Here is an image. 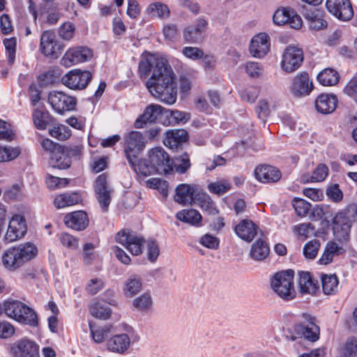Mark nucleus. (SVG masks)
Returning <instances> with one entry per match:
<instances>
[{"instance_id":"f257e3e1","label":"nucleus","mask_w":357,"mask_h":357,"mask_svg":"<svg viewBox=\"0 0 357 357\" xmlns=\"http://www.w3.org/2000/svg\"><path fill=\"white\" fill-rule=\"evenodd\" d=\"M153 70L146 86L153 97L162 102L172 105L176 100L177 91L175 75L167 59L153 54H142L138 72L141 77H146Z\"/></svg>"},{"instance_id":"f03ea898","label":"nucleus","mask_w":357,"mask_h":357,"mask_svg":"<svg viewBox=\"0 0 357 357\" xmlns=\"http://www.w3.org/2000/svg\"><path fill=\"white\" fill-rule=\"evenodd\" d=\"M38 253L36 246L31 243L21 244L5 251L1 257L2 264L9 271H15Z\"/></svg>"},{"instance_id":"7ed1b4c3","label":"nucleus","mask_w":357,"mask_h":357,"mask_svg":"<svg viewBox=\"0 0 357 357\" xmlns=\"http://www.w3.org/2000/svg\"><path fill=\"white\" fill-rule=\"evenodd\" d=\"M3 312L9 318L23 324L35 326L38 324L37 314L35 311L25 303L8 299L3 303Z\"/></svg>"},{"instance_id":"20e7f679","label":"nucleus","mask_w":357,"mask_h":357,"mask_svg":"<svg viewBox=\"0 0 357 357\" xmlns=\"http://www.w3.org/2000/svg\"><path fill=\"white\" fill-rule=\"evenodd\" d=\"M294 272L289 269L278 272L271 279V287L282 300L289 301L296 296L294 288Z\"/></svg>"},{"instance_id":"39448f33","label":"nucleus","mask_w":357,"mask_h":357,"mask_svg":"<svg viewBox=\"0 0 357 357\" xmlns=\"http://www.w3.org/2000/svg\"><path fill=\"white\" fill-rule=\"evenodd\" d=\"M124 153L130 165H133L135 158H137L146 146V141L139 131H131L124 137Z\"/></svg>"},{"instance_id":"423d86ee","label":"nucleus","mask_w":357,"mask_h":357,"mask_svg":"<svg viewBox=\"0 0 357 357\" xmlns=\"http://www.w3.org/2000/svg\"><path fill=\"white\" fill-rule=\"evenodd\" d=\"M48 102L55 112L63 114L66 112L75 109L77 99L63 91H52L48 95Z\"/></svg>"},{"instance_id":"0eeeda50","label":"nucleus","mask_w":357,"mask_h":357,"mask_svg":"<svg viewBox=\"0 0 357 357\" xmlns=\"http://www.w3.org/2000/svg\"><path fill=\"white\" fill-rule=\"evenodd\" d=\"M116 241L123 245L133 255H139L142 253L144 239L132 231L123 229L117 233Z\"/></svg>"},{"instance_id":"6e6552de","label":"nucleus","mask_w":357,"mask_h":357,"mask_svg":"<svg viewBox=\"0 0 357 357\" xmlns=\"http://www.w3.org/2000/svg\"><path fill=\"white\" fill-rule=\"evenodd\" d=\"M303 61V50L296 46H287L282 55L281 68L287 73L296 70Z\"/></svg>"},{"instance_id":"1a4fd4ad","label":"nucleus","mask_w":357,"mask_h":357,"mask_svg":"<svg viewBox=\"0 0 357 357\" xmlns=\"http://www.w3.org/2000/svg\"><path fill=\"white\" fill-rule=\"evenodd\" d=\"M94 192L101 208L106 212L112 200V189L108 184L107 176L105 173L100 174L96 178L94 183Z\"/></svg>"},{"instance_id":"9d476101","label":"nucleus","mask_w":357,"mask_h":357,"mask_svg":"<svg viewBox=\"0 0 357 357\" xmlns=\"http://www.w3.org/2000/svg\"><path fill=\"white\" fill-rule=\"evenodd\" d=\"M328 12L340 21H349L354 16V10L350 0H326Z\"/></svg>"},{"instance_id":"9b49d317","label":"nucleus","mask_w":357,"mask_h":357,"mask_svg":"<svg viewBox=\"0 0 357 357\" xmlns=\"http://www.w3.org/2000/svg\"><path fill=\"white\" fill-rule=\"evenodd\" d=\"M91 77L89 71L75 69L62 77L61 83L70 89L80 90L86 87L91 79Z\"/></svg>"},{"instance_id":"f8f14e48","label":"nucleus","mask_w":357,"mask_h":357,"mask_svg":"<svg viewBox=\"0 0 357 357\" xmlns=\"http://www.w3.org/2000/svg\"><path fill=\"white\" fill-rule=\"evenodd\" d=\"M150 163L155 166L160 174H169L173 171L169 155L161 147L152 149L149 153Z\"/></svg>"},{"instance_id":"ddd939ff","label":"nucleus","mask_w":357,"mask_h":357,"mask_svg":"<svg viewBox=\"0 0 357 357\" xmlns=\"http://www.w3.org/2000/svg\"><path fill=\"white\" fill-rule=\"evenodd\" d=\"M40 49L42 54L52 59L58 58L61 53V46L51 31H45L40 36Z\"/></svg>"},{"instance_id":"4468645a","label":"nucleus","mask_w":357,"mask_h":357,"mask_svg":"<svg viewBox=\"0 0 357 357\" xmlns=\"http://www.w3.org/2000/svg\"><path fill=\"white\" fill-rule=\"evenodd\" d=\"M139 340V336L136 333H131L130 335L121 333L115 335L107 341L108 349L119 354H124L132 344Z\"/></svg>"},{"instance_id":"2eb2a0df","label":"nucleus","mask_w":357,"mask_h":357,"mask_svg":"<svg viewBox=\"0 0 357 357\" xmlns=\"http://www.w3.org/2000/svg\"><path fill=\"white\" fill-rule=\"evenodd\" d=\"M10 352L14 357H40L38 345L29 339L15 342L10 347Z\"/></svg>"},{"instance_id":"dca6fc26","label":"nucleus","mask_w":357,"mask_h":357,"mask_svg":"<svg viewBox=\"0 0 357 357\" xmlns=\"http://www.w3.org/2000/svg\"><path fill=\"white\" fill-rule=\"evenodd\" d=\"M92 57L93 53L90 49L79 47L68 50L61 59V63L66 67H70L89 61Z\"/></svg>"},{"instance_id":"f3484780","label":"nucleus","mask_w":357,"mask_h":357,"mask_svg":"<svg viewBox=\"0 0 357 357\" xmlns=\"http://www.w3.org/2000/svg\"><path fill=\"white\" fill-rule=\"evenodd\" d=\"M271 38L266 33L256 34L250 40L249 52L255 58L261 59L270 51Z\"/></svg>"},{"instance_id":"a211bd4d","label":"nucleus","mask_w":357,"mask_h":357,"mask_svg":"<svg viewBox=\"0 0 357 357\" xmlns=\"http://www.w3.org/2000/svg\"><path fill=\"white\" fill-rule=\"evenodd\" d=\"M26 225L24 218L20 215H15L9 222L8 228L4 236L8 243L14 242L23 237L26 232Z\"/></svg>"},{"instance_id":"6ab92c4d","label":"nucleus","mask_w":357,"mask_h":357,"mask_svg":"<svg viewBox=\"0 0 357 357\" xmlns=\"http://www.w3.org/2000/svg\"><path fill=\"white\" fill-rule=\"evenodd\" d=\"M333 234L339 241H347L349 238L351 222L344 212L337 213L333 218Z\"/></svg>"},{"instance_id":"aec40b11","label":"nucleus","mask_w":357,"mask_h":357,"mask_svg":"<svg viewBox=\"0 0 357 357\" xmlns=\"http://www.w3.org/2000/svg\"><path fill=\"white\" fill-rule=\"evenodd\" d=\"M312 82L307 73H301L295 76L290 87L291 93L296 97L308 95L312 90Z\"/></svg>"},{"instance_id":"412c9836","label":"nucleus","mask_w":357,"mask_h":357,"mask_svg":"<svg viewBox=\"0 0 357 357\" xmlns=\"http://www.w3.org/2000/svg\"><path fill=\"white\" fill-rule=\"evenodd\" d=\"M199 190L195 185L181 183L176 188L174 201L180 204H192Z\"/></svg>"},{"instance_id":"4be33fe9","label":"nucleus","mask_w":357,"mask_h":357,"mask_svg":"<svg viewBox=\"0 0 357 357\" xmlns=\"http://www.w3.org/2000/svg\"><path fill=\"white\" fill-rule=\"evenodd\" d=\"M165 108L158 104H151L148 105L142 114H141L135 122L136 128H142L148 123H153L158 117L162 114Z\"/></svg>"},{"instance_id":"5701e85b","label":"nucleus","mask_w":357,"mask_h":357,"mask_svg":"<svg viewBox=\"0 0 357 357\" xmlns=\"http://www.w3.org/2000/svg\"><path fill=\"white\" fill-rule=\"evenodd\" d=\"M65 225L74 230L82 231L89 223V218L83 211H77L66 214L63 218Z\"/></svg>"},{"instance_id":"b1692460","label":"nucleus","mask_w":357,"mask_h":357,"mask_svg":"<svg viewBox=\"0 0 357 357\" xmlns=\"http://www.w3.org/2000/svg\"><path fill=\"white\" fill-rule=\"evenodd\" d=\"M258 231V226L248 219L241 220L234 228L235 234L247 242H251L257 234Z\"/></svg>"},{"instance_id":"393cba45","label":"nucleus","mask_w":357,"mask_h":357,"mask_svg":"<svg viewBox=\"0 0 357 357\" xmlns=\"http://www.w3.org/2000/svg\"><path fill=\"white\" fill-rule=\"evenodd\" d=\"M255 178L262 183H275L281 178L278 169L270 165H261L255 168Z\"/></svg>"},{"instance_id":"a878e982","label":"nucleus","mask_w":357,"mask_h":357,"mask_svg":"<svg viewBox=\"0 0 357 357\" xmlns=\"http://www.w3.org/2000/svg\"><path fill=\"white\" fill-rule=\"evenodd\" d=\"M337 104V98L333 94L321 93L315 100L317 111L323 114L333 113Z\"/></svg>"},{"instance_id":"bb28decb","label":"nucleus","mask_w":357,"mask_h":357,"mask_svg":"<svg viewBox=\"0 0 357 357\" xmlns=\"http://www.w3.org/2000/svg\"><path fill=\"white\" fill-rule=\"evenodd\" d=\"M188 139V133L183 129L169 130L165 132L163 139L164 144L172 149H177L182 143Z\"/></svg>"},{"instance_id":"cd10ccee","label":"nucleus","mask_w":357,"mask_h":357,"mask_svg":"<svg viewBox=\"0 0 357 357\" xmlns=\"http://www.w3.org/2000/svg\"><path fill=\"white\" fill-rule=\"evenodd\" d=\"M298 284L302 294H314L318 288L317 281L313 279L309 272L298 273Z\"/></svg>"},{"instance_id":"c85d7f7f","label":"nucleus","mask_w":357,"mask_h":357,"mask_svg":"<svg viewBox=\"0 0 357 357\" xmlns=\"http://www.w3.org/2000/svg\"><path fill=\"white\" fill-rule=\"evenodd\" d=\"M193 204L199 206L203 211L209 215H215L218 213L213 201L211 197L206 193L199 190L195 197Z\"/></svg>"},{"instance_id":"c756f323","label":"nucleus","mask_w":357,"mask_h":357,"mask_svg":"<svg viewBox=\"0 0 357 357\" xmlns=\"http://www.w3.org/2000/svg\"><path fill=\"white\" fill-rule=\"evenodd\" d=\"M342 246H340L334 241H329L326 243L324 251L319 259L320 264L327 265L333 261V257L344 252Z\"/></svg>"},{"instance_id":"7c9ffc66","label":"nucleus","mask_w":357,"mask_h":357,"mask_svg":"<svg viewBox=\"0 0 357 357\" xmlns=\"http://www.w3.org/2000/svg\"><path fill=\"white\" fill-rule=\"evenodd\" d=\"M138 176L145 178L158 172L155 166L150 163L149 160L135 158L133 165H130Z\"/></svg>"},{"instance_id":"2f4dec72","label":"nucleus","mask_w":357,"mask_h":357,"mask_svg":"<svg viewBox=\"0 0 357 357\" xmlns=\"http://www.w3.org/2000/svg\"><path fill=\"white\" fill-rule=\"evenodd\" d=\"M50 163L54 168L67 169L70 166L71 160L65 151L64 146L58 147L57 151L51 155Z\"/></svg>"},{"instance_id":"473e14b6","label":"nucleus","mask_w":357,"mask_h":357,"mask_svg":"<svg viewBox=\"0 0 357 357\" xmlns=\"http://www.w3.org/2000/svg\"><path fill=\"white\" fill-rule=\"evenodd\" d=\"M311 30L319 31L327 27L328 23L319 10H309L305 14Z\"/></svg>"},{"instance_id":"72a5a7b5","label":"nucleus","mask_w":357,"mask_h":357,"mask_svg":"<svg viewBox=\"0 0 357 357\" xmlns=\"http://www.w3.org/2000/svg\"><path fill=\"white\" fill-rule=\"evenodd\" d=\"M142 289V282L139 277L131 275L123 283V291L126 297H133Z\"/></svg>"},{"instance_id":"f704fd0d","label":"nucleus","mask_w":357,"mask_h":357,"mask_svg":"<svg viewBox=\"0 0 357 357\" xmlns=\"http://www.w3.org/2000/svg\"><path fill=\"white\" fill-rule=\"evenodd\" d=\"M303 317L308 321L307 326H304L303 337L310 341L315 342L319 339V328L314 323V318L307 314H303Z\"/></svg>"},{"instance_id":"c9c22d12","label":"nucleus","mask_w":357,"mask_h":357,"mask_svg":"<svg viewBox=\"0 0 357 357\" xmlns=\"http://www.w3.org/2000/svg\"><path fill=\"white\" fill-rule=\"evenodd\" d=\"M176 217L180 221L189 223L193 226H199L202 220L199 212L192 208L182 210L176 213Z\"/></svg>"},{"instance_id":"e433bc0d","label":"nucleus","mask_w":357,"mask_h":357,"mask_svg":"<svg viewBox=\"0 0 357 357\" xmlns=\"http://www.w3.org/2000/svg\"><path fill=\"white\" fill-rule=\"evenodd\" d=\"M269 254V247L267 243L261 239H259L252 244L250 255L255 261H262L266 259Z\"/></svg>"},{"instance_id":"4c0bfd02","label":"nucleus","mask_w":357,"mask_h":357,"mask_svg":"<svg viewBox=\"0 0 357 357\" xmlns=\"http://www.w3.org/2000/svg\"><path fill=\"white\" fill-rule=\"evenodd\" d=\"M81 201V197L76 192L63 193L56 196L54 204L57 208H61L77 204Z\"/></svg>"},{"instance_id":"58836bf2","label":"nucleus","mask_w":357,"mask_h":357,"mask_svg":"<svg viewBox=\"0 0 357 357\" xmlns=\"http://www.w3.org/2000/svg\"><path fill=\"white\" fill-rule=\"evenodd\" d=\"M339 79L340 75L337 71L330 68L324 69L317 75V80L323 86H334Z\"/></svg>"},{"instance_id":"ea45409f","label":"nucleus","mask_w":357,"mask_h":357,"mask_svg":"<svg viewBox=\"0 0 357 357\" xmlns=\"http://www.w3.org/2000/svg\"><path fill=\"white\" fill-rule=\"evenodd\" d=\"M132 305L137 312H149L152 309L153 298L149 293L146 292L136 297Z\"/></svg>"},{"instance_id":"a19ab883","label":"nucleus","mask_w":357,"mask_h":357,"mask_svg":"<svg viewBox=\"0 0 357 357\" xmlns=\"http://www.w3.org/2000/svg\"><path fill=\"white\" fill-rule=\"evenodd\" d=\"M323 292L327 295L334 294L337 291L339 280L335 274L322 275L321 277Z\"/></svg>"},{"instance_id":"79ce46f5","label":"nucleus","mask_w":357,"mask_h":357,"mask_svg":"<svg viewBox=\"0 0 357 357\" xmlns=\"http://www.w3.org/2000/svg\"><path fill=\"white\" fill-rule=\"evenodd\" d=\"M328 175V167L323 164H319L313 171L312 174H305L301 177L303 183L321 182L323 181Z\"/></svg>"},{"instance_id":"37998d69","label":"nucleus","mask_w":357,"mask_h":357,"mask_svg":"<svg viewBox=\"0 0 357 357\" xmlns=\"http://www.w3.org/2000/svg\"><path fill=\"white\" fill-rule=\"evenodd\" d=\"M340 357H357V338L349 337L339 348Z\"/></svg>"},{"instance_id":"c03bdc74","label":"nucleus","mask_w":357,"mask_h":357,"mask_svg":"<svg viewBox=\"0 0 357 357\" xmlns=\"http://www.w3.org/2000/svg\"><path fill=\"white\" fill-rule=\"evenodd\" d=\"M147 13L151 17L162 19L167 18L170 13L168 7L161 2L151 3L147 8Z\"/></svg>"},{"instance_id":"a18cd8bd","label":"nucleus","mask_w":357,"mask_h":357,"mask_svg":"<svg viewBox=\"0 0 357 357\" xmlns=\"http://www.w3.org/2000/svg\"><path fill=\"white\" fill-rule=\"evenodd\" d=\"M49 134L58 140L65 141L70 137L72 132L67 126L59 123L49 129Z\"/></svg>"},{"instance_id":"49530a36","label":"nucleus","mask_w":357,"mask_h":357,"mask_svg":"<svg viewBox=\"0 0 357 357\" xmlns=\"http://www.w3.org/2000/svg\"><path fill=\"white\" fill-rule=\"evenodd\" d=\"M207 189L211 193L220 196L227 193L231 189V184L228 180L222 179L208 183Z\"/></svg>"},{"instance_id":"de8ad7c7","label":"nucleus","mask_w":357,"mask_h":357,"mask_svg":"<svg viewBox=\"0 0 357 357\" xmlns=\"http://www.w3.org/2000/svg\"><path fill=\"white\" fill-rule=\"evenodd\" d=\"M95 248V245L91 243H86L84 245L82 248V260L85 266L91 265L98 258Z\"/></svg>"},{"instance_id":"09e8293b","label":"nucleus","mask_w":357,"mask_h":357,"mask_svg":"<svg viewBox=\"0 0 357 357\" xmlns=\"http://www.w3.org/2000/svg\"><path fill=\"white\" fill-rule=\"evenodd\" d=\"M21 153L19 146H0V162L10 161L17 158Z\"/></svg>"},{"instance_id":"8fccbe9b","label":"nucleus","mask_w":357,"mask_h":357,"mask_svg":"<svg viewBox=\"0 0 357 357\" xmlns=\"http://www.w3.org/2000/svg\"><path fill=\"white\" fill-rule=\"evenodd\" d=\"M172 163L176 172L179 174L185 173L191 166L189 155L186 153L176 157Z\"/></svg>"},{"instance_id":"3c124183","label":"nucleus","mask_w":357,"mask_h":357,"mask_svg":"<svg viewBox=\"0 0 357 357\" xmlns=\"http://www.w3.org/2000/svg\"><path fill=\"white\" fill-rule=\"evenodd\" d=\"M146 185L158 190L164 197L168 195V182L160 178H151L146 181Z\"/></svg>"},{"instance_id":"603ef678","label":"nucleus","mask_w":357,"mask_h":357,"mask_svg":"<svg viewBox=\"0 0 357 357\" xmlns=\"http://www.w3.org/2000/svg\"><path fill=\"white\" fill-rule=\"evenodd\" d=\"M90 312L93 317L104 320L107 319L111 315L110 308L103 306L100 303L92 304L90 307Z\"/></svg>"},{"instance_id":"864d4df0","label":"nucleus","mask_w":357,"mask_h":357,"mask_svg":"<svg viewBox=\"0 0 357 357\" xmlns=\"http://www.w3.org/2000/svg\"><path fill=\"white\" fill-rule=\"evenodd\" d=\"M89 327L91 336L94 342L98 344L103 342L107 335L110 333V328L107 326L94 329L90 324Z\"/></svg>"},{"instance_id":"5fc2aeb1","label":"nucleus","mask_w":357,"mask_h":357,"mask_svg":"<svg viewBox=\"0 0 357 357\" xmlns=\"http://www.w3.org/2000/svg\"><path fill=\"white\" fill-rule=\"evenodd\" d=\"M321 243L317 239L308 241L303 247V255L309 259H314L318 253Z\"/></svg>"},{"instance_id":"6e6d98bb","label":"nucleus","mask_w":357,"mask_h":357,"mask_svg":"<svg viewBox=\"0 0 357 357\" xmlns=\"http://www.w3.org/2000/svg\"><path fill=\"white\" fill-rule=\"evenodd\" d=\"M33 121L34 126L39 130H45L47 126L48 114L35 109L33 112Z\"/></svg>"},{"instance_id":"4d7b16f0","label":"nucleus","mask_w":357,"mask_h":357,"mask_svg":"<svg viewBox=\"0 0 357 357\" xmlns=\"http://www.w3.org/2000/svg\"><path fill=\"white\" fill-rule=\"evenodd\" d=\"M15 138L12 126L8 122L0 119V140L11 142Z\"/></svg>"},{"instance_id":"13d9d810","label":"nucleus","mask_w":357,"mask_h":357,"mask_svg":"<svg viewBox=\"0 0 357 357\" xmlns=\"http://www.w3.org/2000/svg\"><path fill=\"white\" fill-rule=\"evenodd\" d=\"M292 205L296 214L300 217L306 216L311 206L305 200L296 197L293 199Z\"/></svg>"},{"instance_id":"bf43d9fd","label":"nucleus","mask_w":357,"mask_h":357,"mask_svg":"<svg viewBox=\"0 0 357 357\" xmlns=\"http://www.w3.org/2000/svg\"><path fill=\"white\" fill-rule=\"evenodd\" d=\"M183 38L188 43H196L202 40V34L190 25L184 29Z\"/></svg>"},{"instance_id":"052dcab7","label":"nucleus","mask_w":357,"mask_h":357,"mask_svg":"<svg viewBox=\"0 0 357 357\" xmlns=\"http://www.w3.org/2000/svg\"><path fill=\"white\" fill-rule=\"evenodd\" d=\"M314 229L313 225L310 222L298 224L293 227L294 233L303 238H307L313 233Z\"/></svg>"},{"instance_id":"680f3d73","label":"nucleus","mask_w":357,"mask_h":357,"mask_svg":"<svg viewBox=\"0 0 357 357\" xmlns=\"http://www.w3.org/2000/svg\"><path fill=\"white\" fill-rule=\"evenodd\" d=\"M245 71L251 77H259L264 72V66L261 63L254 61H248L245 66Z\"/></svg>"},{"instance_id":"e2e57ef3","label":"nucleus","mask_w":357,"mask_h":357,"mask_svg":"<svg viewBox=\"0 0 357 357\" xmlns=\"http://www.w3.org/2000/svg\"><path fill=\"white\" fill-rule=\"evenodd\" d=\"M47 186L50 190L61 188L68 184V179L48 175L46 178Z\"/></svg>"},{"instance_id":"0e129e2a","label":"nucleus","mask_w":357,"mask_h":357,"mask_svg":"<svg viewBox=\"0 0 357 357\" xmlns=\"http://www.w3.org/2000/svg\"><path fill=\"white\" fill-rule=\"evenodd\" d=\"M199 243L208 249L217 250L219 248L220 241L218 238L206 234L200 238Z\"/></svg>"},{"instance_id":"69168bd1","label":"nucleus","mask_w":357,"mask_h":357,"mask_svg":"<svg viewBox=\"0 0 357 357\" xmlns=\"http://www.w3.org/2000/svg\"><path fill=\"white\" fill-rule=\"evenodd\" d=\"M61 244L68 249H77L78 248V239L68 233H61L59 236Z\"/></svg>"},{"instance_id":"338daca9","label":"nucleus","mask_w":357,"mask_h":357,"mask_svg":"<svg viewBox=\"0 0 357 357\" xmlns=\"http://www.w3.org/2000/svg\"><path fill=\"white\" fill-rule=\"evenodd\" d=\"M3 45L8 52V63L12 65L15 61V46L16 40L15 38H6L3 40Z\"/></svg>"},{"instance_id":"774afa93","label":"nucleus","mask_w":357,"mask_h":357,"mask_svg":"<svg viewBox=\"0 0 357 357\" xmlns=\"http://www.w3.org/2000/svg\"><path fill=\"white\" fill-rule=\"evenodd\" d=\"M326 195L333 202L338 203L343 198V193L340 189L338 184H333L328 187L326 190Z\"/></svg>"}]
</instances>
